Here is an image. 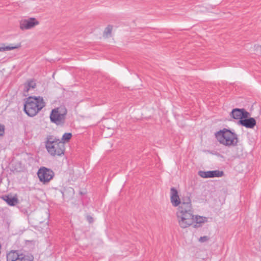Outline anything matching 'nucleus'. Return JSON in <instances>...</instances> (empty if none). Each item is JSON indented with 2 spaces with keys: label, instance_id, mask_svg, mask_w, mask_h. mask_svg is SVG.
I'll return each mask as SVG.
<instances>
[{
  "label": "nucleus",
  "instance_id": "7ed1b4c3",
  "mask_svg": "<svg viewBox=\"0 0 261 261\" xmlns=\"http://www.w3.org/2000/svg\"><path fill=\"white\" fill-rule=\"evenodd\" d=\"M215 136L220 144L226 146H235L238 143L237 135L226 128L217 132Z\"/></svg>",
  "mask_w": 261,
  "mask_h": 261
},
{
  "label": "nucleus",
  "instance_id": "423d86ee",
  "mask_svg": "<svg viewBox=\"0 0 261 261\" xmlns=\"http://www.w3.org/2000/svg\"><path fill=\"white\" fill-rule=\"evenodd\" d=\"M40 181L46 183L49 181L54 177V172L47 168L42 167L39 169L37 173Z\"/></svg>",
  "mask_w": 261,
  "mask_h": 261
},
{
  "label": "nucleus",
  "instance_id": "6ab92c4d",
  "mask_svg": "<svg viewBox=\"0 0 261 261\" xmlns=\"http://www.w3.org/2000/svg\"><path fill=\"white\" fill-rule=\"evenodd\" d=\"M112 30V27L111 25L108 26L104 32L103 35L106 37H109V35H110L111 32Z\"/></svg>",
  "mask_w": 261,
  "mask_h": 261
},
{
  "label": "nucleus",
  "instance_id": "ddd939ff",
  "mask_svg": "<svg viewBox=\"0 0 261 261\" xmlns=\"http://www.w3.org/2000/svg\"><path fill=\"white\" fill-rule=\"evenodd\" d=\"M7 204L10 206H14L18 203V200L16 197L9 196V195H4L2 197Z\"/></svg>",
  "mask_w": 261,
  "mask_h": 261
},
{
  "label": "nucleus",
  "instance_id": "4be33fe9",
  "mask_svg": "<svg viewBox=\"0 0 261 261\" xmlns=\"http://www.w3.org/2000/svg\"><path fill=\"white\" fill-rule=\"evenodd\" d=\"M5 131L4 126L0 124V136H2L4 135Z\"/></svg>",
  "mask_w": 261,
  "mask_h": 261
},
{
  "label": "nucleus",
  "instance_id": "4468645a",
  "mask_svg": "<svg viewBox=\"0 0 261 261\" xmlns=\"http://www.w3.org/2000/svg\"><path fill=\"white\" fill-rule=\"evenodd\" d=\"M21 47L20 43L17 44H10L6 46L5 44H2V46L0 47V51H5L6 50H11L19 48Z\"/></svg>",
  "mask_w": 261,
  "mask_h": 261
},
{
  "label": "nucleus",
  "instance_id": "412c9836",
  "mask_svg": "<svg viewBox=\"0 0 261 261\" xmlns=\"http://www.w3.org/2000/svg\"><path fill=\"white\" fill-rule=\"evenodd\" d=\"M210 240V237L208 236L201 237L198 239V241L200 243H204Z\"/></svg>",
  "mask_w": 261,
  "mask_h": 261
},
{
  "label": "nucleus",
  "instance_id": "9b49d317",
  "mask_svg": "<svg viewBox=\"0 0 261 261\" xmlns=\"http://www.w3.org/2000/svg\"><path fill=\"white\" fill-rule=\"evenodd\" d=\"M179 206L178 209H193L191 204V200L189 195L184 196L180 200Z\"/></svg>",
  "mask_w": 261,
  "mask_h": 261
},
{
  "label": "nucleus",
  "instance_id": "f3484780",
  "mask_svg": "<svg viewBox=\"0 0 261 261\" xmlns=\"http://www.w3.org/2000/svg\"><path fill=\"white\" fill-rule=\"evenodd\" d=\"M35 86H36V84L34 81H29L25 85L24 91L26 92H28L30 89L31 88H35Z\"/></svg>",
  "mask_w": 261,
  "mask_h": 261
},
{
  "label": "nucleus",
  "instance_id": "5701e85b",
  "mask_svg": "<svg viewBox=\"0 0 261 261\" xmlns=\"http://www.w3.org/2000/svg\"><path fill=\"white\" fill-rule=\"evenodd\" d=\"M87 220L90 223H92L93 222V218L90 216H87Z\"/></svg>",
  "mask_w": 261,
  "mask_h": 261
},
{
  "label": "nucleus",
  "instance_id": "20e7f679",
  "mask_svg": "<svg viewBox=\"0 0 261 261\" xmlns=\"http://www.w3.org/2000/svg\"><path fill=\"white\" fill-rule=\"evenodd\" d=\"M179 225L182 228H186L194 223V215L193 209H178L176 213Z\"/></svg>",
  "mask_w": 261,
  "mask_h": 261
},
{
  "label": "nucleus",
  "instance_id": "39448f33",
  "mask_svg": "<svg viewBox=\"0 0 261 261\" xmlns=\"http://www.w3.org/2000/svg\"><path fill=\"white\" fill-rule=\"evenodd\" d=\"M67 110L65 106H61L51 110L50 114L51 122L57 125H62L65 123Z\"/></svg>",
  "mask_w": 261,
  "mask_h": 261
},
{
  "label": "nucleus",
  "instance_id": "6e6552de",
  "mask_svg": "<svg viewBox=\"0 0 261 261\" xmlns=\"http://www.w3.org/2000/svg\"><path fill=\"white\" fill-rule=\"evenodd\" d=\"M39 24V22L34 18L22 20L20 23V28L21 30H29L34 28Z\"/></svg>",
  "mask_w": 261,
  "mask_h": 261
},
{
  "label": "nucleus",
  "instance_id": "1a4fd4ad",
  "mask_svg": "<svg viewBox=\"0 0 261 261\" xmlns=\"http://www.w3.org/2000/svg\"><path fill=\"white\" fill-rule=\"evenodd\" d=\"M223 172L219 170L203 171H199L198 175L202 178H211L215 177H221L223 175Z\"/></svg>",
  "mask_w": 261,
  "mask_h": 261
},
{
  "label": "nucleus",
  "instance_id": "a211bd4d",
  "mask_svg": "<svg viewBox=\"0 0 261 261\" xmlns=\"http://www.w3.org/2000/svg\"><path fill=\"white\" fill-rule=\"evenodd\" d=\"M205 217L194 215V222H196L197 223H203L205 221Z\"/></svg>",
  "mask_w": 261,
  "mask_h": 261
},
{
  "label": "nucleus",
  "instance_id": "2eb2a0df",
  "mask_svg": "<svg viewBox=\"0 0 261 261\" xmlns=\"http://www.w3.org/2000/svg\"><path fill=\"white\" fill-rule=\"evenodd\" d=\"M242 114V110L240 109H234L230 113V116L234 119H242L241 115Z\"/></svg>",
  "mask_w": 261,
  "mask_h": 261
},
{
  "label": "nucleus",
  "instance_id": "f257e3e1",
  "mask_svg": "<svg viewBox=\"0 0 261 261\" xmlns=\"http://www.w3.org/2000/svg\"><path fill=\"white\" fill-rule=\"evenodd\" d=\"M45 146L48 153L52 156H61L64 153L65 144L54 136H47Z\"/></svg>",
  "mask_w": 261,
  "mask_h": 261
},
{
  "label": "nucleus",
  "instance_id": "f8f14e48",
  "mask_svg": "<svg viewBox=\"0 0 261 261\" xmlns=\"http://www.w3.org/2000/svg\"><path fill=\"white\" fill-rule=\"evenodd\" d=\"M239 123L246 128H252L256 125V121L253 118L241 119Z\"/></svg>",
  "mask_w": 261,
  "mask_h": 261
},
{
  "label": "nucleus",
  "instance_id": "0eeeda50",
  "mask_svg": "<svg viewBox=\"0 0 261 261\" xmlns=\"http://www.w3.org/2000/svg\"><path fill=\"white\" fill-rule=\"evenodd\" d=\"M33 256L19 254L16 251H11L7 255V261H33Z\"/></svg>",
  "mask_w": 261,
  "mask_h": 261
},
{
  "label": "nucleus",
  "instance_id": "dca6fc26",
  "mask_svg": "<svg viewBox=\"0 0 261 261\" xmlns=\"http://www.w3.org/2000/svg\"><path fill=\"white\" fill-rule=\"evenodd\" d=\"M72 137V134L70 133H65L62 138V141L63 142L64 144L65 142H68Z\"/></svg>",
  "mask_w": 261,
  "mask_h": 261
},
{
  "label": "nucleus",
  "instance_id": "f03ea898",
  "mask_svg": "<svg viewBox=\"0 0 261 261\" xmlns=\"http://www.w3.org/2000/svg\"><path fill=\"white\" fill-rule=\"evenodd\" d=\"M45 106V103L42 97L31 96L27 99L24 105V111L28 116L33 117Z\"/></svg>",
  "mask_w": 261,
  "mask_h": 261
},
{
  "label": "nucleus",
  "instance_id": "9d476101",
  "mask_svg": "<svg viewBox=\"0 0 261 261\" xmlns=\"http://www.w3.org/2000/svg\"><path fill=\"white\" fill-rule=\"evenodd\" d=\"M170 194V200L172 204L174 206H177L180 203V199L178 195L177 191L174 188H172Z\"/></svg>",
  "mask_w": 261,
  "mask_h": 261
},
{
  "label": "nucleus",
  "instance_id": "aec40b11",
  "mask_svg": "<svg viewBox=\"0 0 261 261\" xmlns=\"http://www.w3.org/2000/svg\"><path fill=\"white\" fill-rule=\"evenodd\" d=\"M242 114L241 115L242 119H248V117L249 115V113L246 111L244 109H242Z\"/></svg>",
  "mask_w": 261,
  "mask_h": 261
}]
</instances>
